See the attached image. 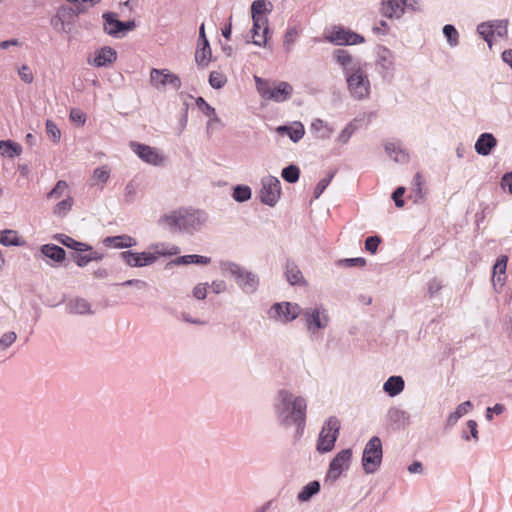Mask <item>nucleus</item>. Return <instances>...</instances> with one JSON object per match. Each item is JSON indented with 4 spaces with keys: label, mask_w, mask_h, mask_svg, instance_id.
<instances>
[{
    "label": "nucleus",
    "mask_w": 512,
    "mask_h": 512,
    "mask_svg": "<svg viewBox=\"0 0 512 512\" xmlns=\"http://www.w3.org/2000/svg\"><path fill=\"white\" fill-rule=\"evenodd\" d=\"M332 57L342 70L349 96L357 101L369 99L371 81L367 63L341 48L334 50Z\"/></svg>",
    "instance_id": "1"
},
{
    "label": "nucleus",
    "mask_w": 512,
    "mask_h": 512,
    "mask_svg": "<svg viewBox=\"0 0 512 512\" xmlns=\"http://www.w3.org/2000/svg\"><path fill=\"white\" fill-rule=\"evenodd\" d=\"M272 407L279 426L304 428L308 408L305 396L296 394L287 388H282L277 391Z\"/></svg>",
    "instance_id": "2"
},
{
    "label": "nucleus",
    "mask_w": 512,
    "mask_h": 512,
    "mask_svg": "<svg viewBox=\"0 0 512 512\" xmlns=\"http://www.w3.org/2000/svg\"><path fill=\"white\" fill-rule=\"evenodd\" d=\"M208 214L199 209L179 208L163 214L158 225L171 232L193 233L202 229L208 222Z\"/></svg>",
    "instance_id": "3"
},
{
    "label": "nucleus",
    "mask_w": 512,
    "mask_h": 512,
    "mask_svg": "<svg viewBox=\"0 0 512 512\" xmlns=\"http://www.w3.org/2000/svg\"><path fill=\"white\" fill-rule=\"evenodd\" d=\"M300 316L306 333L311 337L318 336L331 324L329 309L321 302H315L302 308Z\"/></svg>",
    "instance_id": "4"
},
{
    "label": "nucleus",
    "mask_w": 512,
    "mask_h": 512,
    "mask_svg": "<svg viewBox=\"0 0 512 512\" xmlns=\"http://www.w3.org/2000/svg\"><path fill=\"white\" fill-rule=\"evenodd\" d=\"M219 267L223 274H229L235 279L236 284L244 294L252 295L258 291L260 279L256 273L227 260L221 261Z\"/></svg>",
    "instance_id": "5"
},
{
    "label": "nucleus",
    "mask_w": 512,
    "mask_h": 512,
    "mask_svg": "<svg viewBox=\"0 0 512 512\" xmlns=\"http://www.w3.org/2000/svg\"><path fill=\"white\" fill-rule=\"evenodd\" d=\"M255 81L258 92L266 100L284 102L288 100L293 93L292 85L285 81L270 84L257 76L255 77Z\"/></svg>",
    "instance_id": "6"
},
{
    "label": "nucleus",
    "mask_w": 512,
    "mask_h": 512,
    "mask_svg": "<svg viewBox=\"0 0 512 512\" xmlns=\"http://www.w3.org/2000/svg\"><path fill=\"white\" fill-rule=\"evenodd\" d=\"M301 313V306L298 303L289 301L276 302L267 310L269 320L283 325L293 322Z\"/></svg>",
    "instance_id": "7"
},
{
    "label": "nucleus",
    "mask_w": 512,
    "mask_h": 512,
    "mask_svg": "<svg viewBox=\"0 0 512 512\" xmlns=\"http://www.w3.org/2000/svg\"><path fill=\"white\" fill-rule=\"evenodd\" d=\"M340 427V420L335 416L329 417L324 422L316 445V449L319 453H327L334 448L335 442L339 436Z\"/></svg>",
    "instance_id": "8"
},
{
    "label": "nucleus",
    "mask_w": 512,
    "mask_h": 512,
    "mask_svg": "<svg viewBox=\"0 0 512 512\" xmlns=\"http://www.w3.org/2000/svg\"><path fill=\"white\" fill-rule=\"evenodd\" d=\"M382 443L379 437L373 436L365 445L362 454V466L366 474L375 473L382 463Z\"/></svg>",
    "instance_id": "9"
},
{
    "label": "nucleus",
    "mask_w": 512,
    "mask_h": 512,
    "mask_svg": "<svg viewBox=\"0 0 512 512\" xmlns=\"http://www.w3.org/2000/svg\"><path fill=\"white\" fill-rule=\"evenodd\" d=\"M375 69L383 80L391 81L393 79L396 70V63L395 55L390 49L384 46L378 47Z\"/></svg>",
    "instance_id": "10"
},
{
    "label": "nucleus",
    "mask_w": 512,
    "mask_h": 512,
    "mask_svg": "<svg viewBox=\"0 0 512 512\" xmlns=\"http://www.w3.org/2000/svg\"><path fill=\"white\" fill-rule=\"evenodd\" d=\"M150 83L159 91H163L166 86H170L174 90H179L182 85L181 79L178 75L172 73L168 69L156 68H153L150 71Z\"/></svg>",
    "instance_id": "11"
},
{
    "label": "nucleus",
    "mask_w": 512,
    "mask_h": 512,
    "mask_svg": "<svg viewBox=\"0 0 512 512\" xmlns=\"http://www.w3.org/2000/svg\"><path fill=\"white\" fill-rule=\"evenodd\" d=\"M260 200L263 204L273 207L281 196V185L277 177L266 176L261 180Z\"/></svg>",
    "instance_id": "12"
},
{
    "label": "nucleus",
    "mask_w": 512,
    "mask_h": 512,
    "mask_svg": "<svg viewBox=\"0 0 512 512\" xmlns=\"http://www.w3.org/2000/svg\"><path fill=\"white\" fill-rule=\"evenodd\" d=\"M326 39L335 45H356L365 42V38L356 32L341 26L332 27Z\"/></svg>",
    "instance_id": "13"
},
{
    "label": "nucleus",
    "mask_w": 512,
    "mask_h": 512,
    "mask_svg": "<svg viewBox=\"0 0 512 512\" xmlns=\"http://www.w3.org/2000/svg\"><path fill=\"white\" fill-rule=\"evenodd\" d=\"M131 150L145 163L159 166L165 161L163 154L155 147L141 144L138 142H130Z\"/></svg>",
    "instance_id": "14"
},
{
    "label": "nucleus",
    "mask_w": 512,
    "mask_h": 512,
    "mask_svg": "<svg viewBox=\"0 0 512 512\" xmlns=\"http://www.w3.org/2000/svg\"><path fill=\"white\" fill-rule=\"evenodd\" d=\"M352 459V449H343L339 451L332 459L327 472V478L337 480L344 471L350 467Z\"/></svg>",
    "instance_id": "15"
},
{
    "label": "nucleus",
    "mask_w": 512,
    "mask_h": 512,
    "mask_svg": "<svg viewBox=\"0 0 512 512\" xmlns=\"http://www.w3.org/2000/svg\"><path fill=\"white\" fill-rule=\"evenodd\" d=\"M120 258L131 268H142L156 263V258L148 251L134 252L131 250L120 253Z\"/></svg>",
    "instance_id": "16"
},
{
    "label": "nucleus",
    "mask_w": 512,
    "mask_h": 512,
    "mask_svg": "<svg viewBox=\"0 0 512 512\" xmlns=\"http://www.w3.org/2000/svg\"><path fill=\"white\" fill-rule=\"evenodd\" d=\"M117 60V51L110 46H104L94 51L87 58V63L96 68L110 67Z\"/></svg>",
    "instance_id": "17"
},
{
    "label": "nucleus",
    "mask_w": 512,
    "mask_h": 512,
    "mask_svg": "<svg viewBox=\"0 0 512 512\" xmlns=\"http://www.w3.org/2000/svg\"><path fill=\"white\" fill-rule=\"evenodd\" d=\"M212 52L210 48L209 41L205 34V26L204 23L201 24L199 28V39L198 45L195 52V60L198 65L202 67H206L211 60Z\"/></svg>",
    "instance_id": "18"
},
{
    "label": "nucleus",
    "mask_w": 512,
    "mask_h": 512,
    "mask_svg": "<svg viewBox=\"0 0 512 512\" xmlns=\"http://www.w3.org/2000/svg\"><path fill=\"white\" fill-rule=\"evenodd\" d=\"M253 27L251 29L253 44L263 47L267 43V34L269 32L268 18L266 16H256L252 18Z\"/></svg>",
    "instance_id": "19"
},
{
    "label": "nucleus",
    "mask_w": 512,
    "mask_h": 512,
    "mask_svg": "<svg viewBox=\"0 0 512 512\" xmlns=\"http://www.w3.org/2000/svg\"><path fill=\"white\" fill-rule=\"evenodd\" d=\"M387 156L396 163L404 164L409 161V154L400 142L388 141L384 144Z\"/></svg>",
    "instance_id": "20"
},
{
    "label": "nucleus",
    "mask_w": 512,
    "mask_h": 512,
    "mask_svg": "<svg viewBox=\"0 0 512 512\" xmlns=\"http://www.w3.org/2000/svg\"><path fill=\"white\" fill-rule=\"evenodd\" d=\"M275 131L281 136H288L294 143L299 142L304 134V125L299 121H294L289 125L278 126Z\"/></svg>",
    "instance_id": "21"
},
{
    "label": "nucleus",
    "mask_w": 512,
    "mask_h": 512,
    "mask_svg": "<svg viewBox=\"0 0 512 512\" xmlns=\"http://www.w3.org/2000/svg\"><path fill=\"white\" fill-rule=\"evenodd\" d=\"M40 252L43 257L51 261L48 262L50 266H54V264H60L66 258L65 250L62 247L55 244L42 245L40 248Z\"/></svg>",
    "instance_id": "22"
},
{
    "label": "nucleus",
    "mask_w": 512,
    "mask_h": 512,
    "mask_svg": "<svg viewBox=\"0 0 512 512\" xmlns=\"http://www.w3.org/2000/svg\"><path fill=\"white\" fill-rule=\"evenodd\" d=\"M497 146V139L492 133H482L477 138L474 148L475 151L481 156H488L492 150Z\"/></svg>",
    "instance_id": "23"
},
{
    "label": "nucleus",
    "mask_w": 512,
    "mask_h": 512,
    "mask_svg": "<svg viewBox=\"0 0 512 512\" xmlns=\"http://www.w3.org/2000/svg\"><path fill=\"white\" fill-rule=\"evenodd\" d=\"M405 10L406 8L401 0H384L380 8L381 14L390 19H400L405 13Z\"/></svg>",
    "instance_id": "24"
},
{
    "label": "nucleus",
    "mask_w": 512,
    "mask_h": 512,
    "mask_svg": "<svg viewBox=\"0 0 512 512\" xmlns=\"http://www.w3.org/2000/svg\"><path fill=\"white\" fill-rule=\"evenodd\" d=\"M104 20L103 29L104 31L113 37H119L124 27V22L118 20L117 14L114 12H106L102 16Z\"/></svg>",
    "instance_id": "25"
},
{
    "label": "nucleus",
    "mask_w": 512,
    "mask_h": 512,
    "mask_svg": "<svg viewBox=\"0 0 512 512\" xmlns=\"http://www.w3.org/2000/svg\"><path fill=\"white\" fill-rule=\"evenodd\" d=\"M149 252L156 258L157 262L159 257L178 255L180 253V248L174 244L156 242L149 246Z\"/></svg>",
    "instance_id": "26"
},
{
    "label": "nucleus",
    "mask_w": 512,
    "mask_h": 512,
    "mask_svg": "<svg viewBox=\"0 0 512 512\" xmlns=\"http://www.w3.org/2000/svg\"><path fill=\"white\" fill-rule=\"evenodd\" d=\"M103 244L116 249L131 248L137 245V241L130 235L108 236L103 239Z\"/></svg>",
    "instance_id": "27"
},
{
    "label": "nucleus",
    "mask_w": 512,
    "mask_h": 512,
    "mask_svg": "<svg viewBox=\"0 0 512 512\" xmlns=\"http://www.w3.org/2000/svg\"><path fill=\"white\" fill-rule=\"evenodd\" d=\"M508 258L505 255L500 256L493 267L492 282L493 285L503 287L505 284V273L507 268Z\"/></svg>",
    "instance_id": "28"
},
{
    "label": "nucleus",
    "mask_w": 512,
    "mask_h": 512,
    "mask_svg": "<svg viewBox=\"0 0 512 512\" xmlns=\"http://www.w3.org/2000/svg\"><path fill=\"white\" fill-rule=\"evenodd\" d=\"M310 130L315 138L320 140H327L329 139L333 134V128L324 120L322 119H315L311 123Z\"/></svg>",
    "instance_id": "29"
},
{
    "label": "nucleus",
    "mask_w": 512,
    "mask_h": 512,
    "mask_svg": "<svg viewBox=\"0 0 512 512\" xmlns=\"http://www.w3.org/2000/svg\"><path fill=\"white\" fill-rule=\"evenodd\" d=\"M405 388L404 379L401 376H390L383 384V390L390 397H395L403 392Z\"/></svg>",
    "instance_id": "30"
},
{
    "label": "nucleus",
    "mask_w": 512,
    "mask_h": 512,
    "mask_svg": "<svg viewBox=\"0 0 512 512\" xmlns=\"http://www.w3.org/2000/svg\"><path fill=\"white\" fill-rule=\"evenodd\" d=\"M72 15L73 11L71 8L62 6L57 10L55 16L52 17L51 24L56 30L66 32V19H71Z\"/></svg>",
    "instance_id": "31"
},
{
    "label": "nucleus",
    "mask_w": 512,
    "mask_h": 512,
    "mask_svg": "<svg viewBox=\"0 0 512 512\" xmlns=\"http://www.w3.org/2000/svg\"><path fill=\"white\" fill-rule=\"evenodd\" d=\"M67 310L69 313L76 315H87L92 313L90 303L83 298L70 300L67 304Z\"/></svg>",
    "instance_id": "32"
},
{
    "label": "nucleus",
    "mask_w": 512,
    "mask_h": 512,
    "mask_svg": "<svg viewBox=\"0 0 512 512\" xmlns=\"http://www.w3.org/2000/svg\"><path fill=\"white\" fill-rule=\"evenodd\" d=\"M320 483L318 481H311L306 484L300 492L297 494V501L299 503H307L309 502L315 495L320 492Z\"/></svg>",
    "instance_id": "33"
},
{
    "label": "nucleus",
    "mask_w": 512,
    "mask_h": 512,
    "mask_svg": "<svg viewBox=\"0 0 512 512\" xmlns=\"http://www.w3.org/2000/svg\"><path fill=\"white\" fill-rule=\"evenodd\" d=\"M54 239L56 241H58L59 243H61L62 245L66 246L70 249H73L75 251H78V252H84V251H88V250L92 249V247L90 245L83 243V242L76 241L72 237L65 235V234H56L54 236Z\"/></svg>",
    "instance_id": "34"
},
{
    "label": "nucleus",
    "mask_w": 512,
    "mask_h": 512,
    "mask_svg": "<svg viewBox=\"0 0 512 512\" xmlns=\"http://www.w3.org/2000/svg\"><path fill=\"white\" fill-rule=\"evenodd\" d=\"M472 407L473 404L471 403V401H464L461 404H459L456 407L455 411L451 412L448 415L446 425L448 427H453L461 417L466 415L472 409Z\"/></svg>",
    "instance_id": "35"
},
{
    "label": "nucleus",
    "mask_w": 512,
    "mask_h": 512,
    "mask_svg": "<svg viewBox=\"0 0 512 512\" xmlns=\"http://www.w3.org/2000/svg\"><path fill=\"white\" fill-rule=\"evenodd\" d=\"M386 416L390 423L398 426L405 425L409 421V414L397 406L390 407Z\"/></svg>",
    "instance_id": "36"
},
{
    "label": "nucleus",
    "mask_w": 512,
    "mask_h": 512,
    "mask_svg": "<svg viewBox=\"0 0 512 512\" xmlns=\"http://www.w3.org/2000/svg\"><path fill=\"white\" fill-rule=\"evenodd\" d=\"M22 153V147L12 140L0 141V154L10 159L19 156Z\"/></svg>",
    "instance_id": "37"
},
{
    "label": "nucleus",
    "mask_w": 512,
    "mask_h": 512,
    "mask_svg": "<svg viewBox=\"0 0 512 512\" xmlns=\"http://www.w3.org/2000/svg\"><path fill=\"white\" fill-rule=\"evenodd\" d=\"M285 274L291 285H300L304 283L302 272L294 262L286 263Z\"/></svg>",
    "instance_id": "38"
},
{
    "label": "nucleus",
    "mask_w": 512,
    "mask_h": 512,
    "mask_svg": "<svg viewBox=\"0 0 512 512\" xmlns=\"http://www.w3.org/2000/svg\"><path fill=\"white\" fill-rule=\"evenodd\" d=\"M211 262V258L202 255H184L174 259L171 264L175 265H188V264H199L207 265Z\"/></svg>",
    "instance_id": "39"
},
{
    "label": "nucleus",
    "mask_w": 512,
    "mask_h": 512,
    "mask_svg": "<svg viewBox=\"0 0 512 512\" xmlns=\"http://www.w3.org/2000/svg\"><path fill=\"white\" fill-rule=\"evenodd\" d=\"M0 244L4 246H23L25 241L18 236L16 231L3 230L0 232Z\"/></svg>",
    "instance_id": "40"
},
{
    "label": "nucleus",
    "mask_w": 512,
    "mask_h": 512,
    "mask_svg": "<svg viewBox=\"0 0 512 512\" xmlns=\"http://www.w3.org/2000/svg\"><path fill=\"white\" fill-rule=\"evenodd\" d=\"M73 204V197L67 195L64 199H62L55 205L53 209V214L60 218L65 217L71 211Z\"/></svg>",
    "instance_id": "41"
},
{
    "label": "nucleus",
    "mask_w": 512,
    "mask_h": 512,
    "mask_svg": "<svg viewBox=\"0 0 512 512\" xmlns=\"http://www.w3.org/2000/svg\"><path fill=\"white\" fill-rule=\"evenodd\" d=\"M251 196V188L247 185H237L233 188L232 197L236 202H246L251 198Z\"/></svg>",
    "instance_id": "42"
},
{
    "label": "nucleus",
    "mask_w": 512,
    "mask_h": 512,
    "mask_svg": "<svg viewBox=\"0 0 512 512\" xmlns=\"http://www.w3.org/2000/svg\"><path fill=\"white\" fill-rule=\"evenodd\" d=\"M68 194V184L64 180H59L54 188L47 194V199H60Z\"/></svg>",
    "instance_id": "43"
},
{
    "label": "nucleus",
    "mask_w": 512,
    "mask_h": 512,
    "mask_svg": "<svg viewBox=\"0 0 512 512\" xmlns=\"http://www.w3.org/2000/svg\"><path fill=\"white\" fill-rule=\"evenodd\" d=\"M467 430H463L461 433L462 439L465 441L473 440L474 442H478L479 435H478V425L475 420H468L466 423Z\"/></svg>",
    "instance_id": "44"
},
{
    "label": "nucleus",
    "mask_w": 512,
    "mask_h": 512,
    "mask_svg": "<svg viewBox=\"0 0 512 512\" xmlns=\"http://www.w3.org/2000/svg\"><path fill=\"white\" fill-rule=\"evenodd\" d=\"M357 127L354 122H349L338 134L336 138V142L339 144H347L352 137V135L355 133Z\"/></svg>",
    "instance_id": "45"
},
{
    "label": "nucleus",
    "mask_w": 512,
    "mask_h": 512,
    "mask_svg": "<svg viewBox=\"0 0 512 512\" xmlns=\"http://www.w3.org/2000/svg\"><path fill=\"white\" fill-rule=\"evenodd\" d=\"M477 32L482 36V38L487 42L488 46L491 48L492 36L494 35L491 21L480 23L477 26Z\"/></svg>",
    "instance_id": "46"
},
{
    "label": "nucleus",
    "mask_w": 512,
    "mask_h": 512,
    "mask_svg": "<svg viewBox=\"0 0 512 512\" xmlns=\"http://www.w3.org/2000/svg\"><path fill=\"white\" fill-rule=\"evenodd\" d=\"M443 34L450 47H456L459 44V33L453 25H445L443 27Z\"/></svg>",
    "instance_id": "47"
},
{
    "label": "nucleus",
    "mask_w": 512,
    "mask_h": 512,
    "mask_svg": "<svg viewBox=\"0 0 512 512\" xmlns=\"http://www.w3.org/2000/svg\"><path fill=\"white\" fill-rule=\"evenodd\" d=\"M268 6L271 7L272 5L266 0H255L251 5L252 18L266 16L265 12L269 11Z\"/></svg>",
    "instance_id": "48"
},
{
    "label": "nucleus",
    "mask_w": 512,
    "mask_h": 512,
    "mask_svg": "<svg viewBox=\"0 0 512 512\" xmlns=\"http://www.w3.org/2000/svg\"><path fill=\"white\" fill-rule=\"evenodd\" d=\"M300 170L295 165H289L282 170L281 176L288 183H295L298 181Z\"/></svg>",
    "instance_id": "49"
},
{
    "label": "nucleus",
    "mask_w": 512,
    "mask_h": 512,
    "mask_svg": "<svg viewBox=\"0 0 512 512\" xmlns=\"http://www.w3.org/2000/svg\"><path fill=\"white\" fill-rule=\"evenodd\" d=\"M299 35V32L296 27H290L287 29L284 35L283 47L287 52L292 50V47Z\"/></svg>",
    "instance_id": "50"
},
{
    "label": "nucleus",
    "mask_w": 512,
    "mask_h": 512,
    "mask_svg": "<svg viewBox=\"0 0 512 512\" xmlns=\"http://www.w3.org/2000/svg\"><path fill=\"white\" fill-rule=\"evenodd\" d=\"M227 82L226 76L219 71H212L209 75V84L214 89H221Z\"/></svg>",
    "instance_id": "51"
},
{
    "label": "nucleus",
    "mask_w": 512,
    "mask_h": 512,
    "mask_svg": "<svg viewBox=\"0 0 512 512\" xmlns=\"http://www.w3.org/2000/svg\"><path fill=\"white\" fill-rule=\"evenodd\" d=\"M493 26V33L497 35L498 37H506L508 30V20L506 19H498L491 21Z\"/></svg>",
    "instance_id": "52"
},
{
    "label": "nucleus",
    "mask_w": 512,
    "mask_h": 512,
    "mask_svg": "<svg viewBox=\"0 0 512 512\" xmlns=\"http://www.w3.org/2000/svg\"><path fill=\"white\" fill-rule=\"evenodd\" d=\"M46 133L54 143H58L61 139L60 129L52 120L49 119L46 121Z\"/></svg>",
    "instance_id": "53"
},
{
    "label": "nucleus",
    "mask_w": 512,
    "mask_h": 512,
    "mask_svg": "<svg viewBox=\"0 0 512 512\" xmlns=\"http://www.w3.org/2000/svg\"><path fill=\"white\" fill-rule=\"evenodd\" d=\"M138 185L134 181H130L124 188V199L127 203L134 202L137 195Z\"/></svg>",
    "instance_id": "54"
},
{
    "label": "nucleus",
    "mask_w": 512,
    "mask_h": 512,
    "mask_svg": "<svg viewBox=\"0 0 512 512\" xmlns=\"http://www.w3.org/2000/svg\"><path fill=\"white\" fill-rule=\"evenodd\" d=\"M17 339L15 332H6L0 338V351L8 349Z\"/></svg>",
    "instance_id": "55"
},
{
    "label": "nucleus",
    "mask_w": 512,
    "mask_h": 512,
    "mask_svg": "<svg viewBox=\"0 0 512 512\" xmlns=\"http://www.w3.org/2000/svg\"><path fill=\"white\" fill-rule=\"evenodd\" d=\"M196 105L206 116L215 117L217 120V115L215 109L210 106L202 97H198L196 99Z\"/></svg>",
    "instance_id": "56"
},
{
    "label": "nucleus",
    "mask_w": 512,
    "mask_h": 512,
    "mask_svg": "<svg viewBox=\"0 0 512 512\" xmlns=\"http://www.w3.org/2000/svg\"><path fill=\"white\" fill-rule=\"evenodd\" d=\"M93 178L105 184L110 178V170L106 166L98 167L93 172Z\"/></svg>",
    "instance_id": "57"
},
{
    "label": "nucleus",
    "mask_w": 512,
    "mask_h": 512,
    "mask_svg": "<svg viewBox=\"0 0 512 512\" xmlns=\"http://www.w3.org/2000/svg\"><path fill=\"white\" fill-rule=\"evenodd\" d=\"M70 120L80 126H83L86 122V114L78 108H73L70 111Z\"/></svg>",
    "instance_id": "58"
},
{
    "label": "nucleus",
    "mask_w": 512,
    "mask_h": 512,
    "mask_svg": "<svg viewBox=\"0 0 512 512\" xmlns=\"http://www.w3.org/2000/svg\"><path fill=\"white\" fill-rule=\"evenodd\" d=\"M332 178H333V174L329 175L326 178H323L322 180H320L318 182V184L316 185V187L314 189V197L315 198H319L321 196V194L325 191L327 186L330 184Z\"/></svg>",
    "instance_id": "59"
},
{
    "label": "nucleus",
    "mask_w": 512,
    "mask_h": 512,
    "mask_svg": "<svg viewBox=\"0 0 512 512\" xmlns=\"http://www.w3.org/2000/svg\"><path fill=\"white\" fill-rule=\"evenodd\" d=\"M207 283H198L192 290L193 296L198 300H204L207 296Z\"/></svg>",
    "instance_id": "60"
},
{
    "label": "nucleus",
    "mask_w": 512,
    "mask_h": 512,
    "mask_svg": "<svg viewBox=\"0 0 512 512\" xmlns=\"http://www.w3.org/2000/svg\"><path fill=\"white\" fill-rule=\"evenodd\" d=\"M380 238L378 236H370L365 241V249L370 253H376L378 246L380 244Z\"/></svg>",
    "instance_id": "61"
},
{
    "label": "nucleus",
    "mask_w": 512,
    "mask_h": 512,
    "mask_svg": "<svg viewBox=\"0 0 512 512\" xmlns=\"http://www.w3.org/2000/svg\"><path fill=\"white\" fill-rule=\"evenodd\" d=\"M506 410L505 406L501 403L495 404L493 407H488L486 409V419L491 421L493 419V414L500 415Z\"/></svg>",
    "instance_id": "62"
},
{
    "label": "nucleus",
    "mask_w": 512,
    "mask_h": 512,
    "mask_svg": "<svg viewBox=\"0 0 512 512\" xmlns=\"http://www.w3.org/2000/svg\"><path fill=\"white\" fill-rule=\"evenodd\" d=\"M18 74L23 82H25L27 84H30L33 82V79H34L33 73L31 72L30 68L27 65H22L18 71Z\"/></svg>",
    "instance_id": "63"
},
{
    "label": "nucleus",
    "mask_w": 512,
    "mask_h": 512,
    "mask_svg": "<svg viewBox=\"0 0 512 512\" xmlns=\"http://www.w3.org/2000/svg\"><path fill=\"white\" fill-rule=\"evenodd\" d=\"M430 297L435 296L442 289V282L438 279H432L427 284Z\"/></svg>",
    "instance_id": "64"
}]
</instances>
